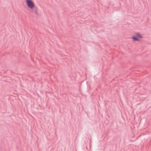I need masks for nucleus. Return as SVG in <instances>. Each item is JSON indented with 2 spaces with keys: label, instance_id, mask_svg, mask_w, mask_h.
I'll return each instance as SVG.
<instances>
[{
  "label": "nucleus",
  "instance_id": "3",
  "mask_svg": "<svg viewBox=\"0 0 151 151\" xmlns=\"http://www.w3.org/2000/svg\"><path fill=\"white\" fill-rule=\"evenodd\" d=\"M132 38L134 42L139 41V39L134 35H133L132 36Z\"/></svg>",
  "mask_w": 151,
  "mask_h": 151
},
{
  "label": "nucleus",
  "instance_id": "2",
  "mask_svg": "<svg viewBox=\"0 0 151 151\" xmlns=\"http://www.w3.org/2000/svg\"><path fill=\"white\" fill-rule=\"evenodd\" d=\"M135 36L137 37L139 39L143 37L142 36L140 33L139 32H136L135 33Z\"/></svg>",
  "mask_w": 151,
  "mask_h": 151
},
{
  "label": "nucleus",
  "instance_id": "1",
  "mask_svg": "<svg viewBox=\"0 0 151 151\" xmlns=\"http://www.w3.org/2000/svg\"><path fill=\"white\" fill-rule=\"evenodd\" d=\"M25 3L27 8L32 13H33V10L35 8V4L33 0H25Z\"/></svg>",
  "mask_w": 151,
  "mask_h": 151
}]
</instances>
